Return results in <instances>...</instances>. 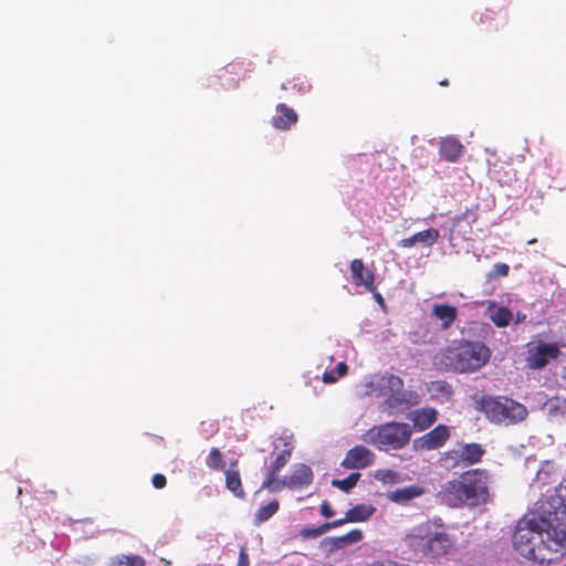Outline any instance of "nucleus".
Wrapping results in <instances>:
<instances>
[{
    "label": "nucleus",
    "mask_w": 566,
    "mask_h": 566,
    "mask_svg": "<svg viewBox=\"0 0 566 566\" xmlns=\"http://www.w3.org/2000/svg\"><path fill=\"white\" fill-rule=\"evenodd\" d=\"M513 547L538 564H552L566 556V504L562 494L538 501V515L524 516L515 526Z\"/></svg>",
    "instance_id": "1"
},
{
    "label": "nucleus",
    "mask_w": 566,
    "mask_h": 566,
    "mask_svg": "<svg viewBox=\"0 0 566 566\" xmlns=\"http://www.w3.org/2000/svg\"><path fill=\"white\" fill-rule=\"evenodd\" d=\"M490 475L484 469H472L448 481L442 490L443 501L451 507H475L490 500Z\"/></svg>",
    "instance_id": "2"
},
{
    "label": "nucleus",
    "mask_w": 566,
    "mask_h": 566,
    "mask_svg": "<svg viewBox=\"0 0 566 566\" xmlns=\"http://www.w3.org/2000/svg\"><path fill=\"white\" fill-rule=\"evenodd\" d=\"M371 392L384 397V409L392 412L402 407L415 406L419 402V395L403 389V380L394 374H385L368 384Z\"/></svg>",
    "instance_id": "3"
},
{
    "label": "nucleus",
    "mask_w": 566,
    "mask_h": 566,
    "mask_svg": "<svg viewBox=\"0 0 566 566\" xmlns=\"http://www.w3.org/2000/svg\"><path fill=\"white\" fill-rule=\"evenodd\" d=\"M476 409L496 424H515L527 417V409L524 405L502 396H482L476 401Z\"/></svg>",
    "instance_id": "4"
},
{
    "label": "nucleus",
    "mask_w": 566,
    "mask_h": 566,
    "mask_svg": "<svg viewBox=\"0 0 566 566\" xmlns=\"http://www.w3.org/2000/svg\"><path fill=\"white\" fill-rule=\"evenodd\" d=\"M412 436L411 427L406 422L390 421L374 426L365 434V441L380 451L400 450Z\"/></svg>",
    "instance_id": "5"
},
{
    "label": "nucleus",
    "mask_w": 566,
    "mask_h": 566,
    "mask_svg": "<svg viewBox=\"0 0 566 566\" xmlns=\"http://www.w3.org/2000/svg\"><path fill=\"white\" fill-rule=\"evenodd\" d=\"M491 357L490 348L483 343L468 342L458 349H448V365L455 371L470 373L480 369Z\"/></svg>",
    "instance_id": "6"
},
{
    "label": "nucleus",
    "mask_w": 566,
    "mask_h": 566,
    "mask_svg": "<svg viewBox=\"0 0 566 566\" xmlns=\"http://www.w3.org/2000/svg\"><path fill=\"white\" fill-rule=\"evenodd\" d=\"M293 446L287 437H279L273 442L272 457L273 460L268 467L265 479L262 482V488L270 491H279L280 471L287 464L291 459Z\"/></svg>",
    "instance_id": "7"
},
{
    "label": "nucleus",
    "mask_w": 566,
    "mask_h": 566,
    "mask_svg": "<svg viewBox=\"0 0 566 566\" xmlns=\"http://www.w3.org/2000/svg\"><path fill=\"white\" fill-rule=\"evenodd\" d=\"M437 524L426 521L415 526L406 536V544L416 558H429Z\"/></svg>",
    "instance_id": "8"
},
{
    "label": "nucleus",
    "mask_w": 566,
    "mask_h": 566,
    "mask_svg": "<svg viewBox=\"0 0 566 566\" xmlns=\"http://www.w3.org/2000/svg\"><path fill=\"white\" fill-rule=\"evenodd\" d=\"M560 354L557 343L530 342L526 345V367L533 370L545 368L551 360L556 359Z\"/></svg>",
    "instance_id": "9"
},
{
    "label": "nucleus",
    "mask_w": 566,
    "mask_h": 566,
    "mask_svg": "<svg viewBox=\"0 0 566 566\" xmlns=\"http://www.w3.org/2000/svg\"><path fill=\"white\" fill-rule=\"evenodd\" d=\"M450 438V429L446 424H438L426 434L412 442L415 451H430L441 448Z\"/></svg>",
    "instance_id": "10"
},
{
    "label": "nucleus",
    "mask_w": 566,
    "mask_h": 566,
    "mask_svg": "<svg viewBox=\"0 0 566 566\" xmlns=\"http://www.w3.org/2000/svg\"><path fill=\"white\" fill-rule=\"evenodd\" d=\"M314 474L312 469L304 463L293 465L289 475L279 483V491L287 486L291 490H301L312 484Z\"/></svg>",
    "instance_id": "11"
},
{
    "label": "nucleus",
    "mask_w": 566,
    "mask_h": 566,
    "mask_svg": "<svg viewBox=\"0 0 566 566\" xmlns=\"http://www.w3.org/2000/svg\"><path fill=\"white\" fill-rule=\"evenodd\" d=\"M374 462V452L367 447L358 444L346 452L340 465L347 470H357L368 468Z\"/></svg>",
    "instance_id": "12"
},
{
    "label": "nucleus",
    "mask_w": 566,
    "mask_h": 566,
    "mask_svg": "<svg viewBox=\"0 0 566 566\" xmlns=\"http://www.w3.org/2000/svg\"><path fill=\"white\" fill-rule=\"evenodd\" d=\"M350 273L356 286H364L366 291L375 290V273L366 269L363 260L355 259L350 262Z\"/></svg>",
    "instance_id": "13"
},
{
    "label": "nucleus",
    "mask_w": 566,
    "mask_h": 566,
    "mask_svg": "<svg viewBox=\"0 0 566 566\" xmlns=\"http://www.w3.org/2000/svg\"><path fill=\"white\" fill-rule=\"evenodd\" d=\"M439 239H440L439 230L434 229V228H429V229L419 231L409 238H405V239L400 240L398 245L400 248H405V249L412 248L417 243H421L427 247H432L433 244H436L439 241Z\"/></svg>",
    "instance_id": "14"
},
{
    "label": "nucleus",
    "mask_w": 566,
    "mask_h": 566,
    "mask_svg": "<svg viewBox=\"0 0 566 566\" xmlns=\"http://www.w3.org/2000/svg\"><path fill=\"white\" fill-rule=\"evenodd\" d=\"M464 146L454 136H448L440 140V158L448 163H455L463 154Z\"/></svg>",
    "instance_id": "15"
},
{
    "label": "nucleus",
    "mask_w": 566,
    "mask_h": 566,
    "mask_svg": "<svg viewBox=\"0 0 566 566\" xmlns=\"http://www.w3.org/2000/svg\"><path fill=\"white\" fill-rule=\"evenodd\" d=\"M408 418L412 422L416 431H424L430 428L438 419V411L434 408H421L411 411Z\"/></svg>",
    "instance_id": "16"
},
{
    "label": "nucleus",
    "mask_w": 566,
    "mask_h": 566,
    "mask_svg": "<svg viewBox=\"0 0 566 566\" xmlns=\"http://www.w3.org/2000/svg\"><path fill=\"white\" fill-rule=\"evenodd\" d=\"M276 112L277 115L272 117L271 119V124L274 128L280 130H286L297 123L298 116L296 112L293 108L289 107L286 104H277Z\"/></svg>",
    "instance_id": "17"
},
{
    "label": "nucleus",
    "mask_w": 566,
    "mask_h": 566,
    "mask_svg": "<svg viewBox=\"0 0 566 566\" xmlns=\"http://www.w3.org/2000/svg\"><path fill=\"white\" fill-rule=\"evenodd\" d=\"M432 541V551L429 553V558H438L447 555L453 545L450 535L442 530L441 525L436 526Z\"/></svg>",
    "instance_id": "18"
},
{
    "label": "nucleus",
    "mask_w": 566,
    "mask_h": 566,
    "mask_svg": "<svg viewBox=\"0 0 566 566\" xmlns=\"http://www.w3.org/2000/svg\"><path fill=\"white\" fill-rule=\"evenodd\" d=\"M457 453L459 461L463 465L470 467L481 462L485 449L480 443L472 442L463 444Z\"/></svg>",
    "instance_id": "19"
},
{
    "label": "nucleus",
    "mask_w": 566,
    "mask_h": 566,
    "mask_svg": "<svg viewBox=\"0 0 566 566\" xmlns=\"http://www.w3.org/2000/svg\"><path fill=\"white\" fill-rule=\"evenodd\" d=\"M224 475L226 488L233 493L234 496L243 499L245 496V491L242 485L238 461L230 462L229 468L224 470Z\"/></svg>",
    "instance_id": "20"
},
{
    "label": "nucleus",
    "mask_w": 566,
    "mask_h": 566,
    "mask_svg": "<svg viewBox=\"0 0 566 566\" xmlns=\"http://www.w3.org/2000/svg\"><path fill=\"white\" fill-rule=\"evenodd\" d=\"M432 315L440 319L442 328L447 329L457 319L458 310L453 305L436 304L432 307Z\"/></svg>",
    "instance_id": "21"
},
{
    "label": "nucleus",
    "mask_w": 566,
    "mask_h": 566,
    "mask_svg": "<svg viewBox=\"0 0 566 566\" xmlns=\"http://www.w3.org/2000/svg\"><path fill=\"white\" fill-rule=\"evenodd\" d=\"M376 509L370 504H357L346 512V520L350 523H358L367 521Z\"/></svg>",
    "instance_id": "22"
},
{
    "label": "nucleus",
    "mask_w": 566,
    "mask_h": 566,
    "mask_svg": "<svg viewBox=\"0 0 566 566\" xmlns=\"http://www.w3.org/2000/svg\"><path fill=\"white\" fill-rule=\"evenodd\" d=\"M279 507L280 503L277 500H272L266 505L260 506L254 514V524L261 525L266 522L279 511Z\"/></svg>",
    "instance_id": "23"
},
{
    "label": "nucleus",
    "mask_w": 566,
    "mask_h": 566,
    "mask_svg": "<svg viewBox=\"0 0 566 566\" xmlns=\"http://www.w3.org/2000/svg\"><path fill=\"white\" fill-rule=\"evenodd\" d=\"M421 493L422 491L420 488L411 485L396 490L391 493L390 499L395 502H407L419 496Z\"/></svg>",
    "instance_id": "24"
},
{
    "label": "nucleus",
    "mask_w": 566,
    "mask_h": 566,
    "mask_svg": "<svg viewBox=\"0 0 566 566\" xmlns=\"http://www.w3.org/2000/svg\"><path fill=\"white\" fill-rule=\"evenodd\" d=\"M491 321L497 327H506L513 319V313L505 306L497 307L490 315Z\"/></svg>",
    "instance_id": "25"
},
{
    "label": "nucleus",
    "mask_w": 566,
    "mask_h": 566,
    "mask_svg": "<svg viewBox=\"0 0 566 566\" xmlns=\"http://www.w3.org/2000/svg\"><path fill=\"white\" fill-rule=\"evenodd\" d=\"M206 465L213 471L224 470L223 454L218 448H211L206 458Z\"/></svg>",
    "instance_id": "26"
},
{
    "label": "nucleus",
    "mask_w": 566,
    "mask_h": 566,
    "mask_svg": "<svg viewBox=\"0 0 566 566\" xmlns=\"http://www.w3.org/2000/svg\"><path fill=\"white\" fill-rule=\"evenodd\" d=\"M111 566H146V560L139 555H122L113 558Z\"/></svg>",
    "instance_id": "27"
},
{
    "label": "nucleus",
    "mask_w": 566,
    "mask_h": 566,
    "mask_svg": "<svg viewBox=\"0 0 566 566\" xmlns=\"http://www.w3.org/2000/svg\"><path fill=\"white\" fill-rule=\"evenodd\" d=\"M360 479V473L359 472H353L350 473L347 478L345 479H342V480H333L332 481V485L344 491V492H349L353 488L356 486L357 482L359 481Z\"/></svg>",
    "instance_id": "28"
},
{
    "label": "nucleus",
    "mask_w": 566,
    "mask_h": 566,
    "mask_svg": "<svg viewBox=\"0 0 566 566\" xmlns=\"http://www.w3.org/2000/svg\"><path fill=\"white\" fill-rule=\"evenodd\" d=\"M361 538H363V533L360 530H352L350 532H348L347 534H345L343 536L335 537L334 545L337 548H342L346 545L357 543V542L361 541Z\"/></svg>",
    "instance_id": "29"
},
{
    "label": "nucleus",
    "mask_w": 566,
    "mask_h": 566,
    "mask_svg": "<svg viewBox=\"0 0 566 566\" xmlns=\"http://www.w3.org/2000/svg\"><path fill=\"white\" fill-rule=\"evenodd\" d=\"M544 408L549 415H558L566 412V399L560 397H552L546 400Z\"/></svg>",
    "instance_id": "30"
},
{
    "label": "nucleus",
    "mask_w": 566,
    "mask_h": 566,
    "mask_svg": "<svg viewBox=\"0 0 566 566\" xmlns=\"http://www.w3.org/2000/svg\"><path fill=\"white\" fill-rule=\"evenodd\" d=\"M326 532L324 528V524L317 526V527H304L300 531V535L303 538H316L323 535Z\"/></svg>",
    "instance_id": "31"
},
{
    "label": "nucleus",
    "mask_w": 566,
    "mask_h": 566,
    "mask_svg": "<svg viewBox=\"0 0 566 566\" xmlns=\"http://www.w3.org/2000/svg\"><path fill=\"white\" fill-rule=\"evenodd\" d=\"M510 266L506 263H496L493 265L491 276H506L509 274Z\"/></svg>",
    "instance_id": "32"
},
{
    "label": "nucleus",
    "mask_w": 566,
    "mask_h": 566,
    "mask_svg": "<svg viewBox=\"0 0 566 566\" xmlns=\"http://www.w3.org/2000/svg\"><path fill=\"white\" fill-rule=\"evenodd\" d=\"M478 208H479V206L475 205V210L474 211H471V210L468 209L461 216L457 217L458 221L475 222L476 219H478V214H476Z\"/></svg>",
    "instance_id": "33"
},
{
    "label": "nucleus",
    "mask_w": 566,
    "mask_h": 566,
    "mask_svg": "<svg viewBox=\"0 0 566 566\" xmlns=\"http://www.w3.org/2000/svg\"><path fill=\"white\" fill-rule=\"evenodd\" d=\"M151 483L156 489H163L167 484L166 476L161 473H156L153 475Z\"/></svg>",
    "instance_id": "34"
},
{
    "label": "nucleus",
    "mask_w": 566,
    "mask_h": 566,
    "mask_svg": "<svg viewBox=\"0 0 566 566\" xmlns=\"http://www.w3.org/2000/svg\"><path fill=\"white\" fill-rule=\"evenodd\" d=\"M345 523H350L349 520H346V516L343 517V518H339V520H335V521H332V522L324 523V528L327 532L328 530L336 528L338 526L344 525Z\"/></svg>",
    "instance_id": "35"
},
{
    "label": "nucleus",
    "mask_w": 566,
    "mask_h": 566,
    "mask_svg": "<svg viewBox=\"0 0 566 566\" xmlns=\"http://www.w3.org/2000/svg\"><path fill=\"white\" fill-rule=\"evenodd\" d=\"M339 379L338 376H336V371L335 369H332V370H326L324 374H323V381L325 384H333V382H336L337 380Z\"/></svg>",
    "instance_id": "36"
},
{
    "label": "nucleus",
    "mask_w": 566,
    "mask_h": 566,
    "mask_svg": "<svg viewBox=\"0 0 566 566\" xmlns=\"http://www.w3.org/2000/svg\"><path fill=\"white\" fill-rule=\"evenodd\" d=\"M249 555L245 547H241L237 566H249Z\"/></svg>",
    "instance_id": "37"
},
{
    "label": "nucleus",
    "mask_w": 566,
    "mask_h": 566,
    "mask_svg": "<svg viewBox=\"0 0 566 566\" xmlns=\"http://www.w3.org/2000/svg\"><path fill=\"white\" fill-rule=\"evenodd\" d=\"M321 514L325 517H332L334 515V511L332 510V507L327 501H324L321 504Z\"/></svg>",
    "instance_id": "38"
},
{
    "label": "nucleus",
    "mask_w": 566,
    "mask_h": 566,
    "mask_svg": "<svg viewBox=\"0 0 566 566\" xmlns=\"http://www.w3.org/2000/svg\"><path fill=\"white\" fill-rule=\"evenodd\" d=\"M347 370L348 366L345 361L338 363L337 366L335 367L336 376H338L339 378L345 376L347 374Z\"/></svg>",
    "instance_id": "39"
},
{
    "label": "nucleus",
    "mask_w": 566,
    "mask_h": 566,
    "mask_svg": "<svg viewBox=\"0 0 566 566\" xmlns=\"http://www.w3.org/2000/svg\"><path fill=\"white\" fill-rule=\"evenodd\" d=\"M373 293V296L375 301L381 306L385 307V300L382 295L377 291V287L375 286V290L370 291Z\"/></svg>",
    "instance_id": "40"
},
{
    "label": "nucleus",
    "mask_w": 566,
    "mask_h": 566,
    "mask_svg": "<svg viewBox=\"0 0 566 566\" xmlns=\"http://www.w3.org/2000/svg\"><path fill=\"white\" fill-rule=\"evenodd\" d=\"M241 70V66L239 65V63H231V64H228L226 67H224V72L226 73H238V71Z\"/></svg>",
    "instance_id": "41"
},
{
    "label": "nucleus",
    "mask_w": 566,
    "mask_h": 566,
    "mask_svg": "<svg viewBox=\"0 0 566 566\" xmlns=\"http://www.w3.org/2000/svg\"><path fill=\"white\" fill-rule=\"evenodd\" d=\"M524 318H525V315L520 316V314H518V315H517L516 323L522 322Z\"/></svg>",
    "instance_id": "42"
},
{
    "label": "nucleus",
    "mask_w": 566,
    "mask_h": 566,
    "mask_svg": "<svg viewBox=\"0 0 566 566\" xmlns=\"http://www.w3.org/2000/svg\"><path fill=\"white\" fill-rule=\"evenodd\" d=\"M448 84H449L448 80H444V81L440 82V85H442V86H447Z\"/></svg>",
    "instance_id": "43"
},
{
    "label": "nucleus",
    "mask_w": 566,
    "mask_h": 566,
    "mask_svg": "<svg viewBox=\"0 0 566 566\" xmlns=\"http://www.w3.org/2000/svg\"><path fill=\"white\" fill-rule=\"evenodd\" d=\"M536 241H537L536 239H532V240H528V242H527V243H528V244H534V243H536Z\"/></svg>",
    "instance_id": "44"
},
{
    "label": "nucleus",
    "mask_w": 566,
    "mask_h": 566,
    "mask_svg": "<svg viewBox=\"0 0 566 566\" xmlns=\"http://www.w3.org/2000/svg\"><path fill=\"white\" fill-rule=\"evenodd\" d=\"M565 491H566V485L564 486Z\"/></svg>",
    "instance_id": "45"
}]
</instances>
